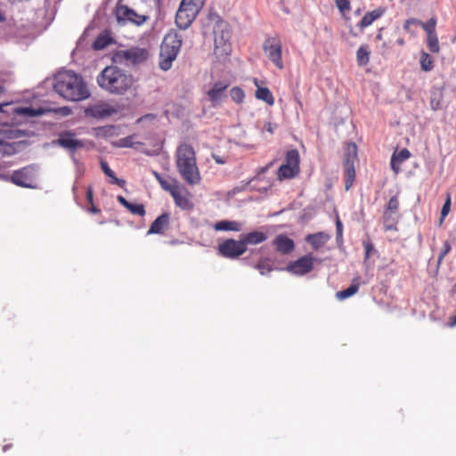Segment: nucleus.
<instances>
[{
  "instance_id": "obj_47",
  "label": "nucleus",
  "mask_w": 456,
  "mask_h": 456,
  "mask_svg": "<svg viewBox=\"0 0 456 456\" xmlns=\"http://www.w3.org/2000/svg\"><path fill=\"white\" fill-rule=\"evenodd\" d=\"M23 135H25V132L22 131V130L16 129V130H10L9 131V137L10 138L17 139V138H20V137H21Z\"/></svg>"
},
{
  "instance_id": "obj_44",
  "label": "nucleus",
  "mask_w": 456,
  "mask_h": 456,
  "mask_svg": "<svg viewBox=\"0 0 456 456\" xmlns=\"http://www.w3.org/2000/svg\"><path fill=\"white\" fill-rule=\"evenodd\" d=\"M451 248H452L451 244L449 243V241L445 240L444 242L443 249L438 256V259H437L438 265H440L442 263L444 256L451 251Z\"/></svg>"
},
{
  "instance_id": "obj_4",
  "label": "nucleus",
  "mask_w": 456,
  "mask_h": 456,
  "mask_svg": "<svg viewBox=\"0 0 456 456\" xmlns=\"http://www.w3.org/2000/svg\"><path fill=\"white\" fill-rule=\"evenodd\" d=\"M182 46V37L176 33L167 34L160 45L159 68L167 71L171 69Z\"/></svg>"
},
{
  "instance_id": "obj_34",
  "label": "nucleus",
  "mask_w": 456,
  "mask_h": 456,
  "mask_svg": "<svg viewBox=\"0 0 456 456\" xmlns=\"http://www.w3.org/2000/svg\"><path fill=\"white\" fill-rule=\"evenodd\" d=\"M231 98L237 103L243 102L245 94L241 88L234 86L230 90Z\"/></svg>"
},
{
  "instance_id": "obj_53",
  "label": "nucleus",
  "mask_w": 456,
  "mask_h": 456,
  "mask_svg": "<svg viewBox=\"0 0 456 456\" xmlns=\"http://www.w3.org/2000/svg\"><path fill=\"white\" fill-rule=\"evenodd\" d=\"M86 197H87V200L90 202H92V200H93V191H92V190L90 188L87 190Z\"/></svg>"
},
{
  "instance_id": "obj_16",
  "label": "nucleus",
  "mask_w": 456,
  "mask_h": 456,
  "mask_svg": "<svg viewBox=\"0 0 456 456\" xmlns=\"http://www.w3.org/2000/svg\"><path fill=\"white\" fill-rule=\"evenodd\" d=\"M330 236L324 232L308 234L305 237L306 242H308L315 250H318L321 248H322L330 240Z\"/></svg>"
},
{
  "instance_id": "obj_49",
  "label": "nucleus",
  "mask_w": 456,
  "mask_h": 456,
  "mask_svg": "<svg viewBox=\"0 0 456 456\" xmlns=\"http://www.w3.org/2000/svg\"><path fill=\"white\" fill-rule=\"evenodd\" d=\"M276 128H277V125L271 123V122L266 123L264 127V129L265 131L269 132L270 134H273Z\"/></svg>"
},
{
  "instance_id": "obj_55",
  "label": "nucleus",
  "mask_w": 456,
  "mask_h": 456,
  "mask_svg": "<svg viewBox=\"0 0 456 456\" xmlns=\"http://www.w3.org/2000/svg\"><path fill=\"white\" fill-rule=\"evenodd\" d=\"M62 112H63L65 115H68V114H69L70 110H69V108H67V107H66V108H63V109H62Z\"/></svg>"
},
{
  "instance_id": "obj_3",
  "label": "nucleus",
  "mask_w": 456,
  "mask_h": 456,
  "mask_svg": "<svg viewBox=\"0 0 456 456\" xmlns=\"http://www.w3.org/2000/svg\"><path fill=\"white\" fill-rule=\"evenodd\" d=\"M176 166L181 177L190 185L199 184L201 177L196 164L195 151L189 144H182L176 151Z\"/></svg>"
},
{
  "instance_id": "obj_56",
  "label": "nucleus",
  "mask_w": 456,
  "mask_h": 456,
  "mask_svg": "<svg viewBox=\"0 0 456 456\" xmlns=\"http://www.w3.org/2000/svg\"><path fill=\"white\" fill-rule=\"evenodd\" d=\"M183 201H186L184 199L181 198L179 195H178V202L180 204H177L178 206H182L183 205Z\"/></svg>"
},
{
  "instance_id": "obj_37",
  "label": "nucleus",
  "mask_w": 456,
  "mask_h": 456,
  "mask_svg": "<svg viewBox=\"0 0 456 456\" xmlns=\"http://www.w3.org/2000/svg\"><path fill=\"white\" fill-rule=\"evenodd\" d=\"M427 35L436 33V20L435 18L429 19L427 22H419Z\"/></svg>"
},
{
  "instance_id": "obj_50",
  "label": "nucleus",
  "mask_w": 456,
  "mask_h": 456,
  "mask_svg": "<svg viewBox=\"0 0 456 456\" xmlns=\"http://www.w3.org/2000/svg\"><path fill=\"white\" fill-rule=\"evenodd\" d=\"M117 200L122 205L124 206L126 208V207L128 206V204L130 203L129 201H127L123 196H118L117 197Z\"/></svg>"
},
{
  "instance_id": "obj_29",
  "label": "nucleus",
  "mask_w": 456,
  "mask_h": 456,
  "mask_svg": "<svg viewBox=\"0 0 456 456\" xmlns=\"http://www.w3.org/2000/svg\"><path fill=\"white\" fill-rule=\"evenodd\" d=\"M14 113L22 117L33 118L43 115L44 110L41 108L35 109L32 107H19L14 110Z\"/></svg>"
},
{
  "instance_id": "obj_14",
  "label": "nucleus",
  "mask_w": 456,
  "mask_h": 456,
  "mask_svg": "<svg viewBox=\"0 0 456 456\" xmlns=\"http://www.w3.org/2000/svg\"><path fill=\"white\" fill-rule=\"evenodd\" d=\"M54 143L61 146L62 148L69 150L71 153H73L77 148L84 146V143L81 141L76 139L71 133H67L61 135L60 138L54 142Z\"/></svg>"
},
{
  "instance_id": "obj_42",
  "label": "nucleus",
  "mask_w": 456,
  "mask_h": 456,
  "mask_svg": "<svg viewBox=\"0 0 456 456\" xmlns=\"http://www.w3.org/2000/svg\"><path fill=\"white\" fill-rule=\"evenodd\" d=\"M261 275H265L273 271V267L267 261H262L256 265Z\"/></svg>"
},
{
  "instance_id": "obj_12",
  "label": "nucleus",
  "mask_w": 456,
  "mask_h": 456,
  "mask_svg": "<svg viewBox=\"0 0 456 456\" xmlns=\"http://www.w3.org/2000/svg\"><path fill=\"white\" fill-rule=\"evenodd\" d=\"M314 261V258L312 255H305L296 261L290 262L286 269L294 274L305 275L313 270Z\"/></svg>"
},
{
  "instance_id": "obj_36",
  "label": "nucleus",
  "mask_w": 456,
  "mask_h": 456,
  "mask_svg": "<svg viewBox=\"0 0 456 456\" xmlns=\"http://www.w3.org/2000/svg\"><path fill=\"white\" fill-rule=\"evenodd\" d=\"M428 36V46L429 50L433 53H437L439 51V42L436 33L427 35Z\"/></svg>"
},
{
  "instance_id": "obj_32",
  "label": "nucleus",
  "mask_w": 456,
  "mask_h": 456,
  "mask_svg": "<svg viewBox=\"0 0 456 456\" xmlns=\"http://www.w3.org/2000/svg\"><path fill=\"white\" fill-rule=\"evenodd\" d=\"M344 169L346 175L345 188L348 191L352 187L355 178L354 164H344Z\"/></svg>"
},
{
  "instance_id": "obj_23",
  "label": "nucleus",
  "mask_w": 456,
  "mask_h": 456,
  "mask_svg": "<svg viewBox=\"0 0 456 456\" xmlns=\"http://www.w3.org/2000/svg\"><path fill=\"white\" fill-rule=\"evenodd\" d=\"M411 156L410 151L407 149H403L398 152H395L391 157V167L395 172L398 173L400 170V165L403 161L409 159Z\"/></svg>"
},
{
  "instance_id": "obj_5",
  "label": "nucleus",
  "mask_w": 456,
  "mask_h": 456,
  "mask_svg": "<svg viewBox=\"0 0 456 456\" xmlns=\"http://www.w3.org/2000/svg\"><path fill=\"white\" fill-rule=\"evenodd\" d=\"M215 49L214 53L218 59L226 58L232 52L230 39L232 31L227 22L220 20L214 28Z\"/></svg>"
},
{
  "instance_id": "obj_60",
  "label": "nucleus",
  "mask_w": 456,
  "mask_h": 456,
  "mask_svg": "<svg viewBox=\"0 0 456 456\" xmlns=\"http://www.w3.org/2000/svg\"><path fill=\"white\" fill-rule=\"evenodd\" d=\"M454 325H456V316L453 318L452 322V326H454Z\"/></svg>"
},
{
  "instance_id": "obj_63",
  "label": "nucleus",
  "mask_w": 456,
  "mask_h": 456,
  "mask_svg": "<svg viewBox=\"0 0 456 456\" xmlns=\"http://www.w3.org/2000/svg\"><path fill=\"white\" fill-rule=\"evenodd\" d=\"M92 211L93 212H98V210L94 207L92 208Z\"/></svg>"
},
{
  "instance_id": "obj_30",
  "label": "nucleus",
  "mask_w": 456,
  "mask_h": 456,
  "mask_svg": "<svg viewBox=\"0 0 456 456\" xmlns=\"http://www.w3.org/2000/svg\"><path fill=\"white\" fill-rule=\"evenodd\" d=\"M112 43V38L108 32L100 34L93 44L95 50H102Z\"/></svg>"
},
{
  "instance_id": "obj_8",
  "label": "nucleus",
  "mask_w": 456,
  "mask_h": 456,
  "mask_svg": "<svg viewBox=\"0 0 456 456\" xmlns=\"http://www.w3.org/2000/svg\"><path fill=\"white\" fill-rule=\"evenodd\" d=\"M200 11V9L193 6V4L182 1L175 15L177 27L181 29L188 28Z\"/></svg>"
},
{
  "instance_id": "obj_7",
  "label": "nucleus",
  "mask_w": 456,
  "mask_h": 456,
  "mask_svg": "<svg viewBox=\"0 0 456 456\" xmlns=\"http://www.w3.org/2000/svg\"><path fill=\"white\" fill-rule=\"evenodd\" d=\"M148 58V51L143 48L133 47L117 52L114 56L115 61L126 66L136 65L145 61Z\"/></svg>"
},
{
  "instance_id": "obj_26",
  "label": "nucleus",
  "mask_w": 456,
  "mask_h": 456,
  "mask_svg": "<svg viewBox=\"0 0 456 456\" xmlns=\"http://www.w3.org/2000/svg\"><path fill=\"white\" fill-rule=\"evenodd\" d=\"M254 83L256 86L257 87L256 91V97L258 100L264 101L268 105H273L274 104V98L273 96V94L267 87H261L258 86V80L255 79Z\"/></svg>"
},
{
  "instance_id": "obj_46",
  "label": "nucleus",
  "mask_w": 456,
  "mask_h": 456,
  "mask_svg": "<svg viewBox=\"0 0 456 456\" xmlns=\"http://www.w3.org/2000/svg\"><path fill=\"white\" fill-rule=\"evenodd\" d=\"M363 246L365 250V257H369L371 253L375 251L374 246L369 241H364Z\"/></svg>"
},
{
  "instance_id": "obj_13",
  "label": "nucleus",
  "mask_w": 456,
  "mask_h": 456,
  "mask_svg": "<svg viewBox=\"0 0 456 456\" xmlns=\"http://www.w3.org/2000/svg\"><path fill=\"white\" fill-rule=\"evenodd\" d=\"M117 110L106 102L94 104L86 110V116L94 118H105L116 113Z\"/></svg>"
},
{
  "instance_id": "obj_41",
  "label": "nucleus",
  "mask_w": 456,
  "mask_h": 456,
  "mask_svg": "<svg viewBox=\"0 0 456 456\" xmlns=\"http://www.w3.org/2000/svg\"><path fill=\"white\" fill-rule=\"evenodd\" d=\"M451 209V196L447 195L446 200L441 209L440 224H443L444 218L447 216Z\"/></svg>"
},
{
  "instance_id": "obj_25",
  "label": "nucleus",
  "mask_w": 456,
  "mask_h": 456,
  "mask_svg": "<svg viewBox=\"0 0 456 456\" xmlns=\"http://www.w3.org/2000/svg\"><path fill=\"white\" fill-rule=\"evenodd\" d=\"M216 231H234L240 232L242 229V224L237 221L222 220L214 224Z\"/></svg>"
},
{
  "instance_id": "obj_24",
  "label": "nucleus",
  "mask_w": 456,
  "mask_h": 456,
  "mask_svg": "<svg viewBox=\"0 0 456 456\" xmlns=\"http://www.w3.org/2000/svg\"><path fill=\"white\" fill-rule=\"evenodd\" d=\"M159 184L164 191L170 192L176 204H180L178 202L177 184L175 179L170 177H164L160 181Z\"/></svg>"
},
{
  "instance_id": "obj_10",
  "label": "nucleus",
  "mask_w": 456,
  "mask_h": 456,
  "mask_svg": "<svg viewBox=\"0 0 456 456\" xmlns=\"http://www.w3.org/2000/svg\"><path fill=\"white\" fill-rule=\"evenodd\" d=\"M263 49L270 61H272L278 69H283L281 43L278 38H266L263 44Z\"/></svg>"
},
{
  "instance_id": "obj_15",
  "label": "nucleus",
  "mask_w": 456,
  "mask_h": 456,
  "mask_svg": "<svg viewBox=\"0 0 456 456\" xmlns=\"http://www.w3.org/2000/svg\"><path fill=\"white\" fill-rule=\"evenodd\" d=\"M386 12V8L378 7L375 10L368 12L364 14L362 20L358 23V27L361 30L370 26L375 20L382 17Z\"/></svg>"
},
{
  "instance_id": "obj_18",
  "label": "nucleus",
  "mask_w": 456,
  "mask_h": 456,
  "mask_svg": "<svg viewBox=\"0 0 456 456\" xmlns=\"http://www.w3.org/2000/svg\"><path fill=\"white\" fill-rule=\"evenodd\" d=\"M368 281H362L360 277H356L353 280L352 284L347 289L337 292L336 297L338 300H345L354 295L358 291L361 284H365Z\"/></svg>"
},
{
  "instance_id": "obj_64",
  "label": "nucleus",
  "mask_w": 456,
  "mask_h": 456,
  "mask_svg": "<svg viewBox=\"0 0 456 456\" xmlns=\"http://www.w3.org/2000/svg\"><path fill=\"white\" fill-rule=\"evenodd\" d=\"M3 91H4V87L0 86V93H2Z\"/></svg>"
},
{
  "instance_id": "obj_19",
  "label": "nucleus",
  "mask_w": 456,
  "mask_h": 456,
  "mask_svg": "<svg viewBox=\"0 0 456 456\" xmlns=\"http://www.w3.org/2000/svg\"><path fill=\"white\" fill-rule=\"evenodd\" d=\"M169 221V215L167 213H164L158 216L153 223L151 224L148 234H160L164 232V230L167 227Z\"/></svg>"
},
{
  "instance_id": "obj_35",
  "label": "nucleus",
  "mask_w": 456,
  "mask_h": 456,
  "mask_svg": "<svg viewBox=\"0 0 456 456\" xmlns=\"http://www.w3.org/2000/svg\"><path fill=\"white\" fill-rule=\"evenodd\" d=\"M384 229L386 231L395 230V217L392 213L385 211L384 213Z\"/></svg>"
},
{
  "instance_id": "obj_31",
  "label": "nucleus",
  "mask_w": 456,
  "mask_h": 456,
  "mask_svg": "<svg viewBox=\"0 0 456 456\" xmlns=\"http://www.w3.org/2000/svg\"><path fill=\"white\" fill-rule=\"evenodd\" d=\"M370 50L367 45H361L356 52V60L360 66H365L370 61Z\"/></svg>"
},
{
  "instance_id": "obj_28",
  "label": "nucleus",
  "mask_w": 456,
  "mask_h": 456,
  "mask_svg": "<svg viewBox=\"0 0 456 456\" xmlns=\"http://www.w3.org/2000/svg\"><path fill=\"white\" fill-rule=\"evenodd\" d=\"M357 160V146L354 142H350L345 150L344 164H354Z\"/></svg>"
},
{
  "instance_id": "obj_45",
  "label": "nucleus",
  "mask_w": 456,
  "mask_h": 456,
  "mask_svg": "<svg viewBox=\"0 0 456 456\" xmlns=\"http://www.w3.org/2000/svg\"><path fill=\"white\" fill-rule=\"evenodd\" d=\"M336 4L341 12L349 10L350 8L349 0H336Z\"/></svg>"
},
{
  "instance_id": "obj_39",
  "label": "nucleus",
  "mask_w": 456,
  "mask_h": 456,
  "mask_svg": "<svg viewBox=\"0 0 456 456\" xmlns=\"http://www.w3.org/2000/svg\"><path fill=\"white\" fill-rule=\"evenodd\" d=\"M126 209H128L132 214L139 216H143L145 215V209L142 204L129 203Z\"/></svg>"
},
{
  "instance_id": "obj_51",
  "label": "nucleus",
  "mask_w": 456,
  "mask_h": 456,
  "mask_svg": "<svg viewBox=\"0 0 456 456\" xmlns=\"http://www.w3.org/2000/svg\"><path fill=\"white\" fill-rule=\"evenodd\" d=\"M245 188V186H242V187H235L233 188L232 191H229V196H233L235 195L236 193L243 191Z\"/></svg>"
},
{
  "instance_id": "obj_17",
  "label": "nucleus",
  "mask_w": 456,
  "mask_h": 456,
  "mask_svg": "<svg viewBox=\"0 0 456 456\" xmlns=\"http://www.w3.org/2000/svg\"><path fill=\"white\" fill-rule=\"evenodd\" d=\"M118 19H123L131 22H134L137 25H140L144 22L145 17L138 15L134 10L128 8L127 6H121L118 10Z\"/></svg>"
},
{
  "instance_id": "obj_40",
  "label": "nucleus",
  "mask_w": 456,
  "mask_h": 456,
  "mask_svg": "<svg viewBox=\"0 0 456 456\" xmlns=\"http://www.w3.org/2000/svg\"><path fill=\"white\" fill-rule=\"evenodd\" d=\"M14 152V149L12 144L8 143L4 140H0V154L4 156H10Z\"/></svg>"
},
{
  "instance_id": "obj_27",
  "label": "nucleus",
  "mask_w": 456,
  "mask_h": 456,
  "mask_svg": "<svg viewBox=\"0 0 456 456\" xmlns=\"http://www.w3.org/2000/svg\"><path fill=\"white\" fill-rule=\"evenodd\" d=\"M102 172L110 178V183L116 184L121 188L126 185V181L123 179H119L115 175V173L110 169L108 163L104 160H101L100 162Z\"/></svg>"
},
{
  "instance_id": "obj_61",
  "label": "nucleus",
  "mask_w": 456,
  "mask_h": 456,
  "mask_svg": "<svg viewBox=\"0 0 456 456\" xmlns=\"http://www.w3.org/2000/svg\"><path fill=\"white\" fill-rule=\"evenodd\" d=\"M9 448V445H4V448H3V451L4 452H6V450Z\"/></svg>"
},
{
  "instance_id": "obj_38",
  "label": "nucleus",
  "mask_w": 456,
  "mask_h": 456,
  "mask_svg": "<svg viewBox=\"0 0 456 456\" xmlns=\"http://www.w3.org/2000/svg\"><path fill=\"white\" fill-rule=\"evenodd\" d=\"M115 145L120 148H133L134 145V136L130 135L124 138H120L118 141L115 142Z\"/></svg>"
},
{
  "instance_id": "obj_9",
  "label": "nucleus",
  "mask_w": 456,
  "mask_h": 456,
  "mask_svg": "<svg viewBox=\"0 0 456 456\" xmlns=\"http://www.w3.org/2000/svg\"><path fill=\"white\" fill-rule=\"evenodd\" d=\"M299 170V153L297 150L293 149L287 152L285 163L282 164L278 172L280 179L292 178Z\"/></svg>"
},
{
  "instance_id": "obj_21",
  "label": "nucleus",
  "mask_w": 456,
  "mask_h": 456,
  "mask_svg": "<svg viewBox=\"0 0 456 456\" xmlns=\"http://www.w3.org/2000/svg\"><path fill=\"white\" fill-rule=\"evenodd\" d=\"M240 238L247 248V245H256L265 241L267 236L263 232L254 231L247 234H241Z\"/></svg>"
},
{
  "instance_id": "obj_2",
  "label": "nucleus",
  "mask_w": 456,
  "mask_h": 456,
  "mask_svg": "<svg viewBox=\"0 0 456 456\" xmlns=\"http://www.w3.org/2000/svg\"><path fill=\"white\" fill-rule=\"evenodd\" d=\"M98 86L106 92L115 94H125L134 85V77L117 66H107L96 78Z\"/></svg>"
},
{
  "instance_id": "obj_20",
  "label": "nucleus",
  "mask_w": 456,
  "mask_h": 456,
  "mask_svg": "<svg viewBox=\"0 0 456 456\" xmlns=\"http://www.w3.org/2000/svg\"><path fill=\"white\" fill-rule=\"evenodd\" d=\"M273 244L276 249L282 254L289 253L295 247L294 241L285 235H278L273 240Z\"/></svg>"
},
{
  "instance_id": "obj_59",
  "label": "nucleus",
  "mask_w": 456,
  "mask_h": 456,
  "mask_svg": "<svg viewBox=\"0 0 456 456\" xmlns=\"http://www.w3.org/2000/svg\"><path fill=\"white\" fill-rule=\"evenodd\" d=\"M5 20V17L4 15L2 13V12L0 11V22L1 21H4Z\"/></svg>"
},
{
  "instance_id": "obj_48",
  "label": "nucleus",
  "mask_w": 456,
  "mask_h": 456,
  "mask_svg": "<svg viewBox=\"0 0 456 456\" xmlns=\"http://www.w3.org/2000/svg\"><path fill=\"white\" fill-rule=\"evenodd\" d=\"M336 229H337V240H339L340 238H342L343 224L338 218L336 221Z\"/></svg>"
},
{
  "instance_id": "obj_1",
  "label": "nucleus",
  "mask_w": 456,
  "mask_h": 456,
  "mask_svg": "<svg viewBox=\"0 0 456 456\" xmlns=\"http://www.w3.org/2000/svg\"><path fill=\"white\" fill-rule=\"evenodd\" d=\"M53 80L54 91L67 101L78 102L90 96L83 78L71 70L59 72Z\"/></svg>"
},
{
  "instance_id": "obj_33",
  "label": "nucleus",
  "mask_w": 456,
  "mask_h": 456,
  "mask_svg": "<svg viewBox=\"0 0 456 456\" xmlns=\"http://www.w3.org/2000/svg\"><path fill=\"white\" fill-rule=\"evenodd\" d=\"M419 62L421 69L426 72L430 71L434 67L431 56L425 52L421 53Z\"/></svg>"
},
{
  "instance_id": "obj_57",
  "label": "nucleus",
  "mask_w": 456,
  "mask_h": 456,
  "mask_svg": "<svg viewBox=\"0 0 456 456\" xmlns=\"http://www.w3.org/2000/svg\"><path fill=\"white\" fill-rule=\"evenodd\" d=\"M8 105L7 103H0V113L4 111V107Z\"/></svg>"
},
{
  "instance_id": "obj_52",
  "label": "nucleus",
  "mask_w": 456,
  "mask_h": 456,
  "mask_svg": "<svg viewBox=\"0 0 456 456\" xmlns=\"http://www.w3.org/2000/svg\"><path fill=\"white\" fill-rule=\"evenodd\" d=\"M213 159H215V161L217 164H224V160L221 157H219V156L213 155Z\"/></svg>"
},
{
  "instance_id": "obj_62",
  "label": "nucleus",
  "mask_w": 456,
  "mask_h": 456,
  "mask_svg": "<svg viewBox=\"0 0 456 456\" xmlns=\"http://www.w3.org/2000/svg\"><path fill=\"white\" fill-rule=\"evenodd\" d=\"M397 42H398V44H399V45H403V39H400V40H398Z\"/></svg>"
},
{
  "instance_id": "obj_11",
  "label": "nucleus",
  "mask_w": 456,
  "mask_h": 456,
  "mask_svg": "<svg viewBox=\"0 0 456 456\" xmlns=\"http://www.w3.org/2000/svg\"><path fill=\"white\" fill-rule=\"evenodd\" d=\"M218 250L223 256L234 259L245 253L247 248L240 237L239 240L233 239L225 240L219 244Z\"/></svg>"
},
{
  "instance_id": "obj_54",
  "label": "nucleus",
  "mask_w": 456,
  "mask_h": 456,
  "mask_svg": "<svg viewBox=\"0 0 456 456\" xmlns=\"http://www.w3.org/2000/svg\"><path fill=\"white\" fill-rule=\"evenodd\" d=\"M152 174H153L154 177L159 181V183H160V181L164 178L157 171H153Z\"/></svg>"
},
{
  "instance_id": "obj_58",
  "label": "nucleus",
  "mask_w": 456,
  "mask_h": 456,
  "mask_svg": "<svg viewBox=\"0 0 456 456\" xmlns=\"http://www.w3.org/2000/svg\"><path fill=\"white\" fill-rule=\"evenodd\" d=\"M376 39H378V40H381L382 39V34H381L380 31L377 34Z\"/></svg>"
},
{
  "instance_id": "obj_6",
  "label": "nucleus",
  "mask_w": 456,
  "mask_h": 456,
  "mask_svg": "<svg viewBox=\"0 0 456 456\" xmlns=\"http://www.w3.org/2000/svg\"><path fill=\"white\" fill-rule=\"evenodd\" d=\"M39 172L37 164H30L13 171L10 180L14 184L23 188H36L34 184Z\"/></svg>"
},
{
  "instance_id": "obj_22",
  "label": "nucleus",
  "mask_w": 456,
  "mask_h": 456,
  "mask_svg": "<svg viewBox=\"0 0 456 456\" xmlns=\"http://www.w3.org/2000/svg\"><path fill=\"white\" fill-rule=\"evenodd\" d=\"M228 86L227 83L222 81L215 83L212 88L208 92L209 99L213 102L220 101Z\"/></svg>"
},
{
  "instance_id": "obj_43",
  "label": "nucleus",
  "mask_w": 456,
  "mask_h": 456,
  "mask_svg": "<svg viewBox=\"0 0 456 456\" xmlns=\"http://www.w3.org/2000/svg\"><path fill=\"white\" fill-rule=\"evenodd\" d=\"M398 208H399L398 199L396 196H393L390 198V200L388 201L387 208L386 211L392 213V215H394L398 210Z\"/></svg>"
}]
</instances>
